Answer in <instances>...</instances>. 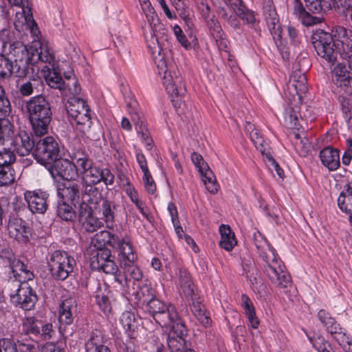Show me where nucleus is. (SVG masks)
I'll return each mask as SVG.
<instances>
[{
  "label": "nucleus",
  "instance_id": "nucleus-25",
  "mask_svg": "<svg viewBox=\"0 0 352 352\" xmlns=\"http://www.w3.org/2000/svg\"><path fill=\"white\" fill-rule=\"evenodd\" d=\"M43 83L38 78H32L21 83L19 87V91L22 96H30L33 94H40L43 89Z\"/></svg>",
  "mask_w": 352,
  "mask_h": 352
},
{
  "label": "nucleus",
  "instance_id": "nucleus-49",
  "mask_svg": "<svg viewBox=\"0 0 352 352\" xmlns=\"http://www.w3.org/2000/svg\"><path fill=\"white\" fill-rule=\"evenodd\" d=\"M120 267L124 271L126 274H129L134 280H140L142 278V273L140 270L134 265V263H126L123 262Z\"/></svg>",
  "mask_w": 352,
  "mask_h": 352
},
{
  "label": "nucleus",
  "instance_id": "nucleus-20",
  "mask_svg": "<svg viewBox=\"0 0 352 352\" xmlns=\"http://www.w3.org/2000/svg\"><path fill=\"white\" fill-rule=\"evenodd\" d=\"M35 144L36 141L25 131H21L16 135L12 142L14 151L21 156L29 155L33 151Z\"/></svg>",
  "mask_w": 352,
  "mask_h": 352
},
{
  "label": "nucleus",
  "instance_id": "nucleus-26",
  "mask_svg": "<svg viewBox=\"0 0 352 352\" xmlns=\"http://www.w3.org/2000/svg\"><path fill=\"white\" fill-rule=\"evenodd\" d=\"M219 232L221 236L219 245L227 251H230L236 245L237 241L234 233L232 231L230 226L222 224L219 227Z\"/></svg>",
  "mask_w": 352,
  "mask_h": 352
},
{
  "label": "nucleus",
  "instance_id": "nucleus-60",
  "mask_svg": "<svg viewBox=\"0 0 352 352\" xmlns=\"http://www.w3.org/2000/svg\"><path fill=\"white\" fill-rule=\"evenodd\" d=\"M211 35L216 39L221 36V28L219 23L214 19L208 22Z\"/></svg>",
  "mask_w": 352,
  "mask_h": 352
},
{
  "label": "nucleus",
  "instance_id": "nucleus-1",
  "mask_svg": "<svg viewBox=\"0 0 352 352\" xmlns=\"http://www.w3.org/2000/svg\"><path fill=\"white\" fill-rule=\"evenodd\" d=\"M314 47L320 56L334 64L340 56L352 61V32L342 26H336L329 33L317 30L312 36Z\"/></svg>",
  "mask_w": 352,
  "mask_h": 352
},
{
  "label": "nucleus",
  "instance_id": "nucleus-50",
  "mask_svg": "<svg viewBox=\"0 0 352 352\" xmlns=\"http://www.w3.org/2000/svg\"><path fill=\"white\" fill-rule=\"evenodd\" d=\"M79 204V212H78V220L81 223L86 219L92 216L95 213L94 207L89 204L85 202L80 203Z\"/></svg>",
  "mask_w": 352,
  "mask_h": 352
},
{
  "label": "nucleus",
  "instance_id": "nucleus-47",
  "mask_svg": "<svg viewBox=\"0 0 352 352\" xmlns=\"http://www.w3.org/2000/svg\"><path fill=\"white\" fill-rule=\"evenodd\" d=\"M14 179L13 170L10 166L0 167V186L10 185Z\"/></svg>",
  "mask_w": 352,
  "mask_h": 352
},
{
  "label": "nucleus",
  "instance_id": "nucleus-11",
  "mask_svg": "<svg viewBox=\"0 0 352 352\" xmlns=\"http://www.w3.org/2000/svg\"><path fill=\"white\" fill-rule=\"evenodd\" d=\"M10 296L13 303L26 311L33 309L38 300L36 293L27 283H21L16 293Z\"/></svg>",
  "mask_w": 352,
  "mask_h": 352
},
{
  "label": "nucleus",
  "instance_id": "nucleus-29",
  "mask_svg": "<svg viewBox=\"0 0 352 352\" xmlns=\"http://www.w3.org/2000/svg\"><path fill=\"white\" fill-rule=\"evenodd\" d=\"M257 135V133L254 132L250 134L251 138L252 141L254 142L256 147L260 150L261 153L263 154V155H265L266 159L267 160V164L269 167V168L272 171L274 170L277 175L280 177L281 179L284 178V171L280 167L278 164L275 161V160L273 158L270 153L266 152L265 149H263V145L260 141L258 140V141H256L254 139V135Z\"/></svg>",
  "mask_w": 352,
  "mask_h": 352
},
{
  "label": "nucleus",
  "instance_id": "nucleus-30",
  "mask_svg": "<svg viewBox=\"0 0 352 352\" xmlns=\"http://www.w3.org/2000/svg\"><path fill=\"white\" fill-rule=\"evenodd\" d=\"M14 277H22L19 281L25 283V280L33 279L34 274L27 269L26 265L20 260L15 258L9 266Z\"/></svg>",
  "mask_w": 352,
  "mask_h": 352
},
{
  "label": "nucleus",
  "instance_id": "nucleus-61",
  "mask_svg": "<svg viewBox=\"0 0 352 352\" xmlns=\"http://www.w3.org/2000/svg\"><path fill=\"white\" fill-rule=\"evenodd\" d=\"M144 186L148 192L153 194L156 190V186L150 172L144 173Z\"/></svg>",
  "mask_w": 352,
  "mask_h": 352
},
{
  "label": "nucleus",
  "instance_id": "nucleus-15",
  "mask_svg": "<svg viewBox=\"0 0 352 352\" xmlns=\"http://www.w3.org/2000/svg\"><path fill=\"white\" fill-rule=\"evenodd\" d=\"M138 296L143 304H146L147 311L153 316L154 320L157 314L166 309V305L160 300L155 298L152 291L147 287L141 288Z\"/></svg>",
  "mask_w": 352,
  "mask_h": 352
},
{
  "label": "nucleus",
  "instance_id": "nucleus-9",
  "mask_svg": "<svg viewBox=\"0 0 352 352\" xmlns=\"http://www.w3.org/2000/svg\"><path fill=\"white\" fill-rule=\"evenodd\" d=\"M47 168L54 179L59 177L68 182L78 177L75 164L66 159L58 158Z\"/></svg>",
  "mask_w": 352,
  "mask_h": 352
},
{
  "label": "nucleus",
  "instance_id": "nucleus-2",
  "mask_svg": "<svg viewBox=\"0 0 352 352\" xmlns=\"http://www.w3.org/2000/svg\"><path fill=\"white\" fill-rule=\"evenodd\" d=\"M253 239L256 247L261 250V256L267 263L265 272L272 283L280 289L289 287L292 284L291 277L283 270L282 262L275 250L259 232L254 234Z\"/></svg>",
  "mask_w": 352,
  "mask_h": 352
},
{
  "label": "nucleus",
  "instance_id": "nucleus-52",
  "mask_svg": "<svg viewBox=\"0 0 352 352\" xmlns=\"http://www.w3.org/2000/svg\"><path fill=\"white\" fill-rule=\"evenodd\" d=\"M15 160L14 152L4 148L0 151V167L10 166Z\"/></svg>",
  "mask_w": 352,
  "mask_h": 352
},
{
  "label": "nucleus",
  "instance_id": "nucleus-27",
  "mask_svg": "<svg viewBox=\"0 0 352 352\" xmlns=\"http://www.w3.org/2000/svg\"><path fill=\"white\" fill-rule=\"evenodd\" d=\"M186 298H187L188 302L190 307L191 311L197 320H199L205 327L210 325L211 320L205 314L204 305H202L199 301L197 300L195 298H194V296Z\"/></svg>",
  "mask_w": 352,
  "mask_h": 352
},
{
  "label": "nucleus",
  "instance_id": "nucleus-24",
  "mask_svg": "<svg viewBox=\"0 0 352 352\" xmlns=\"http://www.w3.org/2000/svg\"><path fill=\"white\" fill-rule=\"evenodd\" d=\"M322 164L330 170H336L340 166V155L337 149L327 146L320 152Z\"/></svg>",
  "mask_w": 352,
  "mask_h": 352
},
{
  "label": "nucleus",
  "instance_id": "nucleus-53",
  "mask_svg": "<svg viewBox=\"0 0 352 352\" xmlns=\"http://www.w3.org/2000/svg\"><path fill=\"white\" fill-rule=\"evenodd\" d=\"M0 352H18L16 343L11 339H1Z\"/></svg>",
  "mask_w": 352,
  "mask_h": 352
},
{
  "label": "nucleus",
  "instance_id": "nucleus-13",
  "mask_svg": "<svg viewBox=\"0 0 352 352\" xmlns=\"http://www.w3.org/2000/svg\"><path fill=\"white\" fill-rule=\"evenodd\" d=\"M28 208L33 214H43L47 210L48 194L38 190L26 191L24 194Z\"/></svg>",
  "mask_w": 352,
  "mask_h": 352
},
{
  "label": "nucleus",
  "instance_id": "nucleus-44",
  "mask_svg": "<svg viewBox=\"0 0 352 352\" xmlns=\"http://www.w3.org/2000/svg\"><path fill=\"white\" fill-rule=\"evenodd\" d=\"M33 21L32 15L25 14V6L22 7V12H17L15 15L14 26L15 28L19 31L23 30V28L25 25L28 24L29 22Z\"/></svg>",
  "mask_w": 352,
  "mask_h": 352
},
{
  "label": "nucleus",
  "instance_id": "nucleus-42",
  "mask_svg": "<svg viewBox=\"0 0 352 352\" xmlns=\"http://www.w3.org/2000/svg\"><path fill=\"white\" fill-rule=\"evenodd\" d=\"M86 352H111L108 347L100 344V337L92 336L86 343Z\"/></svg>",
  "mask_w": 352,
  "mask_h": 352
},
{
  "label": "nucleus",
  "instance_id": "nucleus-41",
  "mask_svg": "<svg viewBox=\"0 0 352 352\" xmlns=\"http://www.w3.org/2000/svg\"><path fill=\"white\" fill-rule=\"evenodd\" d=\"M46 81L52 88L57 89L60 91L65 90V82L63 80L61 76L54 70L49 72Z\"/></svg>",
  "mask_w": 352,
  "mask_h": 352
},
{
  "label": "nucleus",
  "instance_id": "nucleus-45",
  "mask_svg": "<svg viewBox=\"0 0 352 352\" xmlns=\"http://www.w3.org/2000/svg\"><path fill=\"white\" fill-rule=\"evenodd\" d=\"M342 113L348 122L349 128H352V100L343 96L339 97Z\"/></svg>",
  "mask_w": 352,
  "mask_h": 352
},
{
  "label": "nucleus",
  "instance_id": "nucleus-22",
  "mask_svg": "<svg viewBox=\"0 0 352 352\" xmlns=\"http://www.w3.org/2000/svg\"><path fill=\"white\" fill-rule=\"evenodd\" d=\"M80 186L78 182L68 181L64 183L62 188L58 189V194L62 197V201H66L76 207L80 204Z\"/></svg>",
  "mask_w": 352,
  "mask_h": 352
},
{
  "label": "nucleus",
  "instance_id": "nucleus-33",
  "mask_svg": "<svg viewBox=\"0 0 352 352\" xmlns=\"http://www.w3.org/2000/svg\"><path fill=\"white\" fill-rule=\"evenodd\" d=\"M111 256V251L107 248L98 249L90 259V265L92 269L100 270L107 258Z\"/></svg>",
  "mask_w": 352,
  "mask_h": 352
},
{
  "label": "nucleus",
  "instance_id": "nucleus-38",
  "mask_svg": "<svg viewBox=\"0 0 352 352\" xmlns=\"http://www.w3.org/2000/svg\"><path fill=\"white\" fill-rule=\"evenodd\" d=\"M119 251L120 266H122L123 262L130 264L131 263H134L136 260V256L135 255L132 246L129 242L124 241Z\"/></svg>",
  "mask_w": 352,
  "mask_h": 352
},
{
  "label": "nucleus",
  "instance_id": "nucleus-31",
  "mask_svg": "<svg viewBox=\"0 0 352 352\" xmlns=\"http://www.w3.org/2000/svg\"><path fill=\"white\" fill-rule=\"evenodd\" d=\"M179 282L183 294L186 297L195 296V286L190 273L185 269H180L179 273Z\"/></svg>",
  "mask_w": 352,
  "mask_h": 352
},
{
  "label": "nucleus",
  "instance_id": "nucleus-64",
  "mask_svg": "<svg viewBox=\"0 0 352 352\" xmlns=\"http://www.w3.org/2000/svg\"><path fill=\"white\" fill-rule=\"evenodd\" d=\"M307 10L312 13H318L322 10L320 1L318 0H305Z\"/></svg>",
  "mask_w": 352,
  "mask_h": 352
},
{
  "label": "nucleus",
  "instance_id": "nucleus-4",
  "mask_svg": "<svg viewBox=\"0 0 352 352\" xmlns=\"http://www.w3.org/2000/svg\"><path fill=\"white\" fill-rule=\"evenodd\" d=\"M25 107L34 134L38 137L47 134L52 118L47 98L43 94L33 96L26 102Z\"/></svg>",
  "mask_w": 352,
  "mask_h": 352
},
{
  "label": "nucleus",
  "instance_id": "nucleus-40",
  "mask_svg": "<svg viewBox=\"0 0 352 352\" xmlns=\"http://www.w3.org/2000/svg\"><path fill=\"white\" fill-rule=\"evenodd\" d=\"M243 270L246 277L250 279L252 285L258 283V272L253 261L249 260L242 263Z\"/></svg>",
  "mask_w": 352,
  "mask_h": 352
},
{
  "label": "nucleus",
  "instance_id": "nucleus-46",
  "mask_svg": "<svg viewBox=\"0 0 352 352\" xmlns=\"http://www.w3.org/2000/svg\"><path fill=\"white\" fill-rule=\"evenodd\" d=\"M232 10L242 20L245 21L248 23H254L256 19L253 12L245 10L242 1H241L240 6L233 8Z\"/></svg>",
  "mask_w": 352,
  "mask_h": 352
},
{
  "label": "nucleus",
  "instance_id": "nucleus-12",
  "mask_svg": "<svg viewBox=\"0 0 352 352\" xmlns=\"http://www.w3.org/2000/svg\"><path fill=\"white\" fill-rule=\"evenodd\" d=\"M332 80L346 94L352 96V69L344 63H338L333 69Z\"/></svg>",
  "mask_w": 352,
  "mask_h": 352
},
{
  "label": "nucleus",
  "instance_id": "nucleus-54",
  "mask_svg": "<svg viewBox=\"0 0 352 352\" xmlns=\"http://www.w3.org/2000/svg\"><path fill=\"white\" fill-rule=\"evenodd\" d=\"M294 145L296 151L302 156H306L309 151V140L304 137L298 141H295Z\"/></svg>",
  "mask_w": 352,
  "mask_h": 352
},
{
  "label": "nucleus",
  "instance_id": "nucleus-32",
  "mask_svg": "<svg viewBox=\"0 0 352 352\" xmlns=\"http://www.w3.org/2000/svg\"><path fill=\"white\" fill-rule=\"evenodd\" d=\"M293 84L292 87L295 89L298 96V100H300L302 95L307 91V78L305 73L300 71H295L292 74Z\"/></svg>",
  "mask_w": 352,
  "mask_h": 352
},
{
  "label": "nucleus",
  "instance_id": "nucleus-37",
  "mask_svg": "<svg viewBox=\"0 0 352 352\" xmlns=\"http://www.w3.org/2000/svg\"><path fill=\"white\" fill-rule=\"evenodd\" d=\"M320 320L329 329L331 333H342V329L336 326V322L333 318L329 316V314L324 310L321 309L318 312Z\"/></svg>",
  "mask_w": 352,
  "mask_h": 352
},
{
  "label": "nucleus",
  "instance_id": "nucleus-56",
  "mask_svg": "<svg viewBox=\"0 0 352 352\" xmlns=\"http://www.w3.org/2000/svg\"><path fill=\"white\" fill-rule=\"evenodd\" d=\"M113 275L112 284L118 290L122 291L127 283V278L124 275H122L121 273H115Z\"/></svg>",
  "mask_w": 352,
  "mask_h": 352
},
{
  "label": "nucleus",
  "instance_id": "nucleus-7",
  "mask_svg": "<svg viewBox=\"0 0 352 352\" xmlns=\"http://www.w3.org/2000/svg\"><path fill=\"white\" fill-rule=\"evenodd\" d=\"M76 261L66 252L56 250L53 252L48 261L52 276L57 280H64L73 272Z\"/></svg>",
  "mask_w": 352,
  "mask_h": 352
},
{
  "label": "nucleus",
  "instance_id": "nucleus-8",
  "mask_svg": "<svg viewBox=\"0 0 352 352\" xmlns=\"http://www.w3.org/2000/svg\"><path fill=\"white\" fill-rule=\"evenodd\" d=\"M59 153L58 144L52 136L38 140L33 150V155L37 162L48 167L58 160Z\"/></svg>",
  "mask_w": 352,
  "mask_h": 352
},
{
  "label": "nucleus",
  "instance_id": "nucleus-21",
  "mask_svg": "<svg viewBox=\"0 0 352 352\" xmlns=\"http://www.w3.org/2000/svg\"><path fill=\"white\" fill-rule=\"evenodd\" d=\"M299 100L294 98L293 102L285 109L279 108L278 113L284 124L289 128H296L298 123V117L300 116L298 107Z\"/></svg>",
  "mask_w": 352,
  "mask_h": 352
},
{
  "label": "nucleus",
  "instance_id": "nucleus-3",
  "mask_svg": "<svg viewBox=\"0 0 352 352\" xmlns=\"http://www.w3.org/2000/svg\"><path fill=\"white\" fill-rule=\"evenodd\" d=\"M8 51L14 59L0 54V77L8 78L13 74L19 78L25 77L32 69V58L29 56L27 47L21 41H15L9 44Z\"/></svg>",
  "mask_w": 352,
  "mask_h": 352
},
{
  "label": "nucleus",
  "instance_id": "nucleus-36",
  "mask_svg": "<svg viewBox=\"0 0 352 352\" xmlns=\"http://www.w3.org/2000/svg\"><path fill=\"white\" fill-rule=\"evenodd\" d=\"M95 214H102V219L108 222H112L114 219V211L112 204L106 199L94 208Z\"/></svg>",
  "mask_w": 352,
  "mask_h": 352
},
{
  "label": "nucleus",
  "instance_id": "nucleus-14",
  "mask_svg": "<svg viewBox=\"0 0 352 352\" xmlns=\"http://www.w3.org/2000/svg\"><path fill=\"white\" fill-rule=\"evenodd\" d=\"M85 185H94L103 182L106 186L112 185L114 181V175L108 168L101 169L92 166L84 174Z\"/></svg>",
  "mask_w": 352,
  "mask_h": 352
},
{
  "label": "nucleus",
  "instance_id": "nucleus-34",
  "mask_svg": "<svg viewBox=\"0 0 352 352\" xmlns=\"http://www.w3.org/2000/svg\"><path fill=\"white\" fill-rule=\"evenodd\" d=\"M85 196L88 204L94 208L105 199L102 197V193L94 185H85Z\"/></svg>",
  "mask_w": 352,
  "mask_h": 352
},
{
  "label": "nucleus",
  "instance_id": "nucleus-23",
  "mask_svg": "<svg viewBox=\"0 0 352 352\" xmlns=\"http://www.w3.org/2000/svg\"><path fill=\"white\" fill-rule=\"evenodd\" d=\"M78 311L75 298H68L63 300L59 308V322L63 324H71Z\"/></svg>",
  "mask_w": 352,
  "mask_h": 352
},
{
  "label": "nucleus",
  "instance_id": "nucleus-48",
  "mask_svg": "<svg viewBox=\"0 0 352 352\" xmlns=\"http://www.w3.org/2000/svg\"><path fill=\"white\" fill-rule=\"evenodd\" d=\"M81 223L85 230L90 233L97 231L102 225L98 218L94 217V214L82 221Z\"/></svg>",
  "mask_w": 352,
  "mask_h": 352
},
{
  "label": "nucleus",
  "instance_id": "nucleus-59",
  "mask_svg": "<svg viewBox=\"0 0 352 352\" xmlns=\"http://www.w3.org/2000/svg\"><path fill=\"white\" fill-rule=\"evenodd\" d=\"M102 234L106 235L108 237L107 243L116 250H120L122 243L125 241L123 239H120L117 235L111 234L109 232H102Z\"/></svg>",
  "mask_w": 352,
  "mask_h": 352
},
{
  "label": "nucleus",
  "instance_id": "nucleus-6",
  "mask_svg": "<svg viewBox=\"0 0 352 352\" xmlns=\"http://www.w3.org/2000/svg\"><path fill=\"white\" fill-rule=\"evenodd\" d=\"M65 107L69 116L76 122L78 129L83 134L91 135L90 109L85 101L78 97H72Z\"/></svg>",
  "mask_w": 352,
  "mask_h": 352
},
{
  "label": "nucleus",
  "instance_id": "nucleus-17",
  "mask_svg": "<svg viewBox=\"0 0 352 352\" xmlns=\"http://www.w3.org/2000/svg\"><path fill=\"white\" fill-rule=\"evenodd\" d=\"M8 230L11 237L23 243H27L32 235L30 228L20 218H10L8 223Z\"/></svg>",
  "mask_w": 352,
  "mask_h": 352
},
{
  "label": "nucleus",
  "instance_id": "nucleus-5",
  "mask_svg": "<svg viewBox=\"0 0 352 352\" xmlns=\"http://www.w3.org/2000/svg\"><path fill=\"white\" fill-rule=\"evenodd\" d=\"M161 47L157 43L153 47L152 53L155 62L159 69V74L163 75V84L167 92L173 98H179L186 93V86L183 78L179 71L176 69H168L167 65L164 60V56L161 54Z\"/></svg>",
  "mask_w": 352,
  "mask_h": 352
},
{
  "label": "nucleus",
  "instance_id": "nucleus-19",
  "mask_svg": "<svg viewBox=\"0 0 352 352\" xmlns=\"http://www.w3.org/2000/svg\"><path fill=\"white\" fill-rule=\"evenodd\" d=\"M188 330L186 325L176 326L174 329H170L167 337V344L171 352H186L185 337Z\"/></svg>",
  "mask_w": 352,
  "mask_h": 352
},
{
  "label": "nucleus",
  "instance_id": "nucleus-18",
  "mask_svg": "<svg viewBox=\"0 0 352 352\" xmlns=\"http://www.w3.org/2000/svg\"><path fill=\"white\" fill-rule=\"evenodd\" d=\"M155 320L162 327L168 328L169 331L175 329L177 324L185 325L176 308L172 305H166V309L157 314Z\"/></svg>",
  "mask_w": 352,
  "mask_h": 352
},
{
  "label": "nucleus",
  "instance_id": "nucleus-51",
  "mask_svg": "<svg viewBox=\"0 0 352 352\" xmlns=\"http://www.w3.org/2000/svg\"><path fill=\"white\" fill-rule=\"evenodd\" d=\"M175 9L179 12L181 17L184 19L186 23H188L189 18V8H188L185 0H172Z\"/></svg>",
  "mask_w": 352,
  "mask_h": 352
},
{
  "label": "nucleus",
  "instance_id": "nucleus-58",
  "mask_svg": "<svg viewBox=\"0 0 352 352\" xmlns=\"http://www.w3.org/2000/svg\"><path fill=\"white\" fill-rule=\"evenodd\" d=\"M132 120L135 125V130L137 133L140 135H148V129L146 126L144 124V122L142 120L140 116L138 113H135Z\"/></svg>",
  "mask_w": 352,
  "mask_h": 352
},
{
  "label": "nucleus",
  "instance_id": "nucleus-57",
  "mask_svg": "<svg viewBox=\"0 0 352 352\" xmlns=\"http://www.w3.org/2000/svg\"><path fill=\"white\" fill-rule=\"evenodd\" d=\"M75 164L76 168H78V172L80 170L83 174L85 173L92 166L93 162L92 160L88 157L85 158H78L77 162H74Z\"/></svg>",
  "mask_w": 352,
  "mask_h": 352
},
{
  "label": "nucleus",
  "instance_id": "nucleus-43",
  "mask_svg": "<svg viewBox=\"0 0 352 352\" xmlns=\"http://www.w3.org/2000/svg\"><path fill=\"white\" fill-rule=\"evenodd\" d=\"M13 134V125L6 118H0V144Z\"/></svg>",
  "mask_w": 352,
  "mask_h": 352
},
{
  "label": "nucleus",
  "instance_id": "nucleus-10",
  "mask_svg": "<svg viewBox=\"0 0 352 352\" xmlns=\"http://www.w3.org/2000/svg\"><path fill=\"white\" fill-rule=\"evenodd\" d=\"M191 160L193 164L198 168L206 189L210 193H216L218 191V184L217 183L215 175L208 164L204 160L202 156L200 154L194 152L192 153Z\"/></svg>",
  "mask_w": 352,
  "mask_h": 352
},
{
  "label": "nucleus",
  "instance_id": "nucleus-35",
  "mask_svg": "<svg viewBox=\"0 0 352 352\" xmlns=\"http://www.w3.org/2000/svg\"><path fill=\"white\" fill-rule=\"evenodd\" d=\"M74 205L66 201H59L57 205V215L66 221H72L76 218V212L73 209Z\"/></svg>",
  "mask_w": 352,
  "mask_h": 352
},
{
  "label": "nucleus",
  "instance_id": "nucleus-39",
  "mask_svg": "<svg viewBox=\"0 0 352 352\" xmlns=\"http://www.w3.org/2000/svg\"><path fill=\"white\" fill-rule=\"evenodd\" d=\"M41 326H42L41 321L33 318H28L23 324V331L26 335L36 337L40 335Z\"/></svg>",
  "mask_w": 352,
  "mask_h": 352
},
{
  "label": "nucleus",
  "instance_id": "nucleus-63",
  "mask_svg": "<svg viewBox=\"0 0 352 352\" xmlns=\"http://www.w3.org/2000/svg\"><path fill=\"white\" fill-rule=\"evenodd\" d=\"M97 302L101 309L104 312H109L111 311V306L109 298L104 295L96 296Z\"/></svg>",
  "mask_w": 352,
  "mask_h": 352
},
{
  "label": "nucleus",
  "instance_id": "nucleus-62",
  "mask_svg": "<svg viewBox=\"0 0 352 352\" xmlns=\"http://www.w3.org/2000/svg\"><path fill=\"white\" fill-rule=\"evenodd\" d=\"M173 32L174 34L177 39V41L179 42V43L185 48H188L190 45V43L186 39V36L183 34V31L180 28L179 26L177 25H175L173 27Z\"/></svg>",
  "mask_w": 352,
  "mask_h": 352
},
{
  "label": "nucleus",
  "instance_id": "nucleus-16",
  "mask_svg": "<svg viewBox=\"0 0 352 352\" xmlns=\"http://www.w3.org/2000/svg\"><path fill=\"white\" fill-rule=\"evenodd\" d=\"M263 13L271 34L274 39L281 37V28L272 0H263Z\"/></svg>",
  "mask_w": 352,
  "mask_h": 352
},
{
  "label": "nucleus",
  "instance_id": "nucleus-55",
  "mask_svg": "<svg viewBox=\"0 0 352 352\" xmlns=\"http://www.w3.org/2000/svg\"><path fill=\"white\" fill-rule=\"evenodd\" d=\"M104 273L113 274L118 272V267L115 263L114 257L111 254L110 258H107L102 267L100 268Z\"/></svg>",
  "mask_w": 352,
  "mask_h": 352
},
{
  "label": "nucleus",
  "instance_id": "nucleus-28",
  "mask_svg": "<svg viewBox=\"0 0 352 352\" xmlns=\"http://www.w3.org/2000/svg\"><path fill=\"white\" fill-rule=\"evenodd\" d=\"M345 189L340 193L338 199L340 208L349 214V221L352 226V188L346 184Z\"/></svg>",
  "mask_w": 352,
  "mask_h": 352
}]
</instances>
